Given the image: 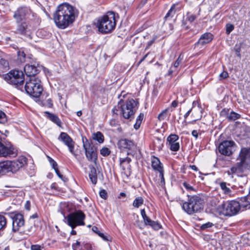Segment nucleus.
I'll return each instance as SVG.
<instances>
[{
  "mask_svg": "<svg viewBox=\"0 0 250 250\" xmlns=\"http://www.w3.org/2000/svg\"><path fill=\"white\" fill-rule=\"evenodd\" d=\"M74 8L68 3L59 5L53 14V19L56 26L60 29H65L75 20Z\"/></svg>",
  "mask_w": 250,
  "mask_h": 250,
  "instance_id": "f257e3e1",
  "label": "nucleus"
},
{
  "mask_svg": "<svg viewBox=\"0 0 250 250\" xmlns=\"http://www.w3.org/2000/svg\"><path fill=\"white\" fill-rule=\"evenodd\" d=\"M98 31L103 34L111 32L115 27L116 21L113 12H109L107 15L99 18L95 23Z\"/></svg>",
  "mask_w": 250,
  "mask_h": 250,
  "instance_id": "f03ea898",
  "label": "nucleus"
},
{
  "mask_svg": "<svg viewBox=\"0 0 250 250\" xmlns=\"http://www.w3.org/2000/svg\"><path fill=\"white\" fill-rule=\"evenodd\" d=\"M203 200L199 195L188 196V202H185L183 209L188 214H191L203 208Z\"/></svg>",
  "mask_w": 250,
  "mask_h": 250,
  "instance_id": "7ed1b4c3",
  "label": "nucleus"
},
{
  "mask_svg": "<svg viewBox=\"0 0 250 250\" xmlns=\"http://www.w3.org/2000/svg\"><path fill=\"white\" fill-rule=\"evenodd\" d=\"M25 89L28 94L35 98L39 97L43 91L41 82L36 77L31 78L26 82Z\"/></svg>",
  "mask_w": 250,
  "mask_h": 250,
  "instance_id": "20e7f679",
  "label": "nucleus"
},
{
  "mask_svg": "<svg viewBox=\"0 0 250 250\" xmlns=\"http://www.w3.org/2000/svg\"><path fill=\"white\" fill-rule=\"evenodd\" d=\"M241 203L235 200L227 202L221 205V213L225 216H231L236 215L239 211L240 207L245 208L242 206V202L240 199Z\"/></svg>",
  "mask_w": 250,
  "mask_h": 250,
  "instance_id": "39448f33",
  "label": "nucleus"
},
{
  "mask_svg": "<svg viewBox=\"0 0 250 250\" xmlns=\"http://www.w3.org/2000/svg\"><path fill=\"white\" fill-rule=\"evenodd\" d=\"M85 215L81 210H76L75 211L69 213L66 218L67 224L72 229H75L78 226L84 225V220Z\"/></svg>",
  "mask_w": 250,
  "mask_h": 250,
  "instance_id": "423d86ee",
  "label": "nucleus"
},
{
  "mask_svg": "<svg viewBox=\"0 0 250 250\" xmlns=\"http://www.w3.org/2000/svg\"><path fill=\"white\" fill-rule=\"evenodd\" d=\"M137 103L133 99L128 100L125 104L118 105V108H121L123 115L125 119L130 120L134 118V115L136 112V106Z\"/></svg>",
  "mask_w": 250,
  "mask_h": 250,
  "instance_id": "0eeeda50",
  "label": "nucleus"
},
{
  "mask_svg": "<svg viewBox=\"0 0 250 250\" xmlns=\"http://www.w3.org/2000/svg\"><path fill=\"white\" fill-rule=\"evenodd\" d=\"M5 80L11 84L17 87L22 85L24 82V75L21 71L13 70L10 71L4 77Z\"/></svg>",
  "mask_w": 250,
  "mask_h": 250,
  "instance_id": "6e6552de",
  "label": "nucleus"
},
{
  "mask_svg": "<svg viewBox=\"0 0 250 250\" xmlns=\"http://www.w3.org/2000/svg\"><path fill=\"white\" fill-rule=\"evenodd\" d=\"M238 160L239 162L237 163V167H233L231 169L233 172H235L237 169L239 170H243L244 168H248L249 163L250 162V150L246 148H242Z\"/></svg>",
  "mask_w": 250,
  "mask_h": 250,
  "instance_id": "1a4fd4ad",
  "label": "nucleus"
},
{
  "mask_svg": "<svg viewBox=\"0 0 250 250\" xmlns=\"http://www.w3.org/2000/svg\"><path fill=\"white\" fill-rule=\"evenodd\" d=\"M83 147L87 160L89 162L96 163L97 160V152L96 147L88 142L86 138H83Z\"/></svg>",
  "mask_w": 250,
  "mask_h": 250,
  "instance_id": "9d476101",
  "label": "nucleus"
},
{
  "mask_svg": "<svg viewBox=\"0 0 250 250\" xmlns=\"http://www.w3.org/2000/svg\"><path fill=\"white\" fill-rule=\"evenodd\" d=\"M219 152L224 155L229 156L235 150V143L232 141H225L218 146Z\"/></svg>",
  "mask_w": 250,
  "mask_h": 250,
  "instance_id": "9b49d317",
  "label": "nucleus"
},
{
  "mask_svg": "<svg viewBox=\"0 0 250 250\" xmlns=\"http://www.w3.org/2000/svg\"><path fill=\"white\" fill-rule=\"evenodd\" d=\"M31 10L28 7L22 6L18 8L15 12L13 18L16 22L25 20L31 14Z\"/></svg>",
  "mask_w": 250,
  "mask_h": 250,
  "instance_id": "f8f14e48",
  "label": "nucleus"
},
{
  "mask_svg": "<svg viewBox=\"0 0 250 250\" xmlns=\"http://www.w3.org/2000/svg\"><path fill=\"white\" fill-rule=\"evenodd\" d=\"M58 140L62 141L68 147L70 152L76 157L77 155L74 150L75 142L66 133L62 132L58 137Z\"/></svg>",
  "mask_w": 250,
  "mask_h": 250,
  "instance_id": "ddd939ff",
  "label": "nucleus"
},
{
  "mask_svg": "<svg viewBox=\"0 0 250 250\" xmlns=\"http://www.w3.org/2000/svg\"><path fill=\"white\" fill-rule=\"evenodd\" d=\"M16 22V33L24 35L29 39H31V31L28 24L26 22L24 21H19Z\"/></svg>",
  "mask_w": 250,
  "mask_h": 250,
  "instance_id": "4468645a",
  "label": "nucleus"
},
{
  "mask_svg": "<svg viewBox=\"0 0 250 250\" xmlns=\"http://www.w3.org/2000/svg\"><path fill=\"white\" fill-rule=\"evenodd\" d=\"M26 164V158L23 157H20L18 160L15 161H10V172L13 173H16Z\"/></svg>",
  "mask_w": 250,
  "mask_h": 250,
  "instance_id": "2eb2a0df",
  "label": "nucleus"
},
{
  "mask_svg": "<svg viewBox=\"0 0 250 250\" xmlns=\"http://www.w3.org/2000/svg\"><path fill=\"white\" fill-rule=\"evenodd\" d=\"M179 136L175 134L170 135L167 138V141L169 148L173 151H177L179 149L180 145L178 140Z\"/></svg>",
  "mask_w": 250,
  "mask_h": 250,
  "instance_id": "dca6fc26",
  "label": "nucleus"
},
{
  "mask_svg": "<svg viewBox=\"0 0 250 250\" xmlns=\"http://www.w3.org/2000/svg\"><path fill=\"white\" fill-rule=\"evenodd\" d=\"M17 153L12 146H6L0 142V157H15Z\"/></svg>",
  "mask_w": 250,
  "mask_h": 250,
  "instance_id": "f3484780",
  "label": "nucleus"
},
{
  "mask_svg": "<svg viewBox=\"0 0 250 250\" xmlns=\"http://www.w3.org/2000/svg\"><path fill=\"white\" fill-rule=\"evenodd\" d=\"M24 224L23 216L21 214H16L13 218V230L17 231Z\"/></svg>",
  "mask_w": 250,
  "mask_h": 250,
  "instance_id": "a211bd4d",
  "label": "nucleus"
},
{
  "mask_svg": "<svg viewBox=\"0 0 250 250\" xmlns=\"http://www.w3.org/2000/svg\"><path fill=\"white\" fill-rule=\"evenodd\" d=\"M213 36L210 33H205L202 35L195 45L202 46L210 42L213 40Z\"/></svg>",
  "mask_w": 250,
  "mask_h": 250,
  "instance_id": "6ab92c4d",
  "label": "nucleus"
},
{
  "mask_svg": "<svg viewBox=\"0 0 250 250\" xmlns=\"http://www.w3.org/2000/svg\"><path fill=\"white\" fill-rule=\"evenodd\" d=\"M25 74L28 77L33 76L37 74L39 70L35 64H26L24 68Z\"/></svg>",
  "mask_w": 250,
  "mask_h": 250,
  "instance_id": "aec40b11",
  "label": "nucleus"
},
{
  "mask_svg": "<svg viewBox=\"0 0 250 250\" xmlns=\"http://www.w3.org/2000/svg\"><path fill=\"white\" fill-rule=\"evenodd\" d=\"M118 145L121 149H130L133 146V143L130 140H127L126 139H123L119 141Z\"/></svg>",
  "mask_w": 250,
  "mask_h": 250,
  "instance_id": "412c9836",
  "label": "nucleus"
},
{
  "mask_svg": "<svg viewBox=\"0 0 250 250\" xmlns=\"http://www.w3.org/2000/svg\"><path fill=\"white\" fill-rule=\"evenodd\" d=\"M197 104V103L196 101H193L192 103V110L193 108H195L196 111L193 112L191 116L193 117V118H194L193 122H195L196 121L199 120L202 117V109L201 107L198 105L196 108H195L196 105Z\"/></svg>",
  "mask_w": 250,
  "mask_h": 250,
  "instance_id": "4be33fe9",
  "label": "nucleus"
},
{
  "mask_svg": "<svg viewBox=\"0 0 250 250\" xmlns=\"http://www.w3.org/2000/svg\"><path fill=\"white\" fill-rule=\"evenodd\" d=\"M151 167L154 170L159 172L164 170L162 164L158 158L154 156L151 158Z\"/></svg>",
  "mask_w": 250,
  "mask_h": 250,
  "instance_id": "5701e85b",
  "label": "nucleus"
},
{
  "mask_svg": "<svg viewBox=\"0 0 250 250\" xmlns=\"http://www.w3.org/2000/svg\"><path fill=\"white\" fill-rule=\"evenodd\" d=\"M10 161L0 162V176L10 172Z\"/></svg>",
  "mask_w": 250,
  "mask_h": 250,
  "instance_id": "b1692460",
  "label": "nucleus"
},
{
  "mask_svg": "<svg viewBox=\"0 0 250 250\" xmlns=\"http://www.w3.org/2000/svg\"><path fill=\"white\" fill-rule=\"evenodd\" d=\"M90 172L89 173V177L93 185H96L97 182V170L93 166H90Z\"/></svg>",
  "mask_w": 250,
  "mask_h": 250,
  "instance_id": "393cba45",
  "label": "nucleus"
},
{
  "mask_svg": "<svg viewBox=\"0 0 250 250\" xmlns=\"http://www.w3.org/2000/svg\"><path fill=\"white\" fill-rule=\"evenodd\" d=\"M131 161V158L128 157L125 158H120V165L124 170H125V168H127L129 170L130 169V165L129 164Z\"/></svg>",
  "mask_w": 250,
  "mask_h": 250,
  "instance_id": "a878e982",
  "label": "nucleus"
},
{
  "mask_svg": "<svg viewBox=\"0 0 250 250\" xmlns=\"http://www.w3.org/2000/svg\"><path fill=\"white\" fill-rule=\"evenodd\" d=\"M44 113L47 118L57 124L58 126H61V121L57 115L51 113L48 111H45Z\"/></svg>",
  "mask_w": 250,
  "mask_h": 250,
  "instance_id": "bb28decb",
  "label": "nucleus"
},
{
  "mask_svg": "<svg viewBox=\"0 0 250 250\" xmlns=\"http://www.w3.org/2000/svg\"><path fill=\"white\" fill-rule=\"evenodd\" d=\"M145 225H148L155 230H158L161 228L160 224L157 222L151 220L149 218L145 222Z\"/></svg>",
  "mask_w": 250,
  "mask_h": 250,
  "instance_id": "cd10ccee",
  "label": "nucleus"
},
{
  "mask_svg": "<svg viewBox=\"0 0 250 250\" xmlns=\"http://www.w3.org/2000/svg\"><path fill=\"white\" fill-rule=\"evenodd\" d=\"M92 138L93 140L97 141L100 144L103 143L104 141V136L100 131L93 133Z\"/></svg>",
  "mask_w": 250,
  "mask_h": 250,
  "instance_id": "c85d7f7f",
  "label": "nucleus"
},
{
  "mask_svg": "<svg viewBox=\"0 0 250 250\" xmlns=\"http://www.w3.org/2000/svg\"><path fill=\"white\" fill-rule=\"evenodd\" d=\"M220 186L221 189L225 194L230 195L231 190L227 186V183L226 182H223L220 183Z\"/></svg>",
  "mask_w": 250,
  "mask_h": 250,
  "instance_id": "c756f323",
  "label": "nucleus"
},
{
  "mask_svg": "<svg viewBox=\"0 0 250 250\" xmlns=\"http://www.w3.org/2000/svg\"><path fill=\"white\" fill-rule=\"evenodd\" d=\"M144 199L142 197H138L135 199L133 203V206L138 208L144 204Z\"/></svg>",
  "mask_w": 250,
  "mask_h": 250,
  "instance_id": "7c9ffc66",
  "label": "nucleus"
},
{
  "mask_svg": "<svg viewBox=\"0 0 250 250\" xmlns=\"http://www.w3.org/2000/svg\"><path fill=\"white\" fill-rule=\"evenodd\" d=\"M175 14V5L173 4L171 7L170 9L169 10L166 15L165 16L164 19L167 20L169 18H172Z\"/></svg>",
  "mask_w": 250,
  "mask_h": 250,
  "instance_id": "2f4dec72",
  "label": "nucleus"
},
{
  "mask_svg": "<svg viewBox=\"0 0 250 250\" xmlns=\"http://www.w3.org/2000/svg\"><path fill=\"white\" fill-rule=\"evenodd\" d=\"M144 114L141 113L140 115L137 117L136 119V123L134 125V128L136 129H138L139 128L140 125L141 124L142 121L144 118Z\"/></svg>",
  "mask_w": 250,
  "mask_h": 250,
  "instance_id": "473e14b6",
  "label": "nucleus"
},
{
  "mask_svg": "<svg viewBox=\"0 0 250 250\" xmlns=\"http://www.w3.org/2000/svg\"><path fill=\"white\" fill-rule=\"evenodd\" d=\"M8 68V62L4 59L0 57V70H6Z\"/></svg>",
  "mask_w": 250,
  "mask_h": 250,
  "instance_id": "72a5a7b5",
  "label": "nucleus"
},
{
  "mask_svg": "<svg viewBox=\"0 0 250 250\" xmlns=\"http://www.w3.org/2000/svg\"><path fill=\"white\" fill-rule=\"evenodd\" d=\"M240 115L233 111H231L228 116L227 118L231 121H234L236 119H238L240 118Z\"/></svg>",
  "mask_w": 250,
  "mask_h": 250,
  "instance_id": "f704fd0d",
  "label": "nucleus"
},
{
  "mask_svg": "<svg viewBox=\"0 0 250 250\" xmlns=\"http://www.w3.org/2000/svg\"><path fill=\"white\" fill-rule=\"evenodd\" d=\"M7 224V220L5 216L0 214V230L4 229Z\"/></svg>",
  "mask_w": 250,
  "mask_h": 250,
  "instance_id": "c9c22d12",
  "label": "nucleus"
},
{
  "mask_svg": "<svg viewBox=\"0 0 250 250\" xmlns=\"http://www.w3.org/2000/svg\"><path fill=\"white\" fill-rule=\"evenodd\" d=\"M183 185L186 188V189L189 192L196 191L195 188L187 182H184Z\"/></svg>",
  "mask_w": 250,
  "mask_h": 250,
  "instance_id": "e433bc0d",
  "label": "nucleus"
},
{
  "mask_svg": "<svg viewBox=\"0 0 250 250\" xmlns=\"http://www.w3.org/2000/svg\"><path fill=\"white\" fill-rule=\"evenodd\" d=\"M226 34L229 35L234 30V26L231 23H227L226 25Z\"/></svg>",
  "mask_w": 250,
  "mask_h": 250,
  "instance_id": "4c0bfd02",
  "label": "nucleus"
},
{
  "mask_svg": "<svg viewBox=\"0 0 250 250\" xmlns=\"http://www.w3.org/2000/svg\"><path fill=\"white\" fill-rule=\"evenodd\" d=\"M7 122L6 114L4 112L0 110V124H4Z\"/></svg>",
  "mask_w": 250,
  "mask_h": 250,
  "instance_id": "58836bf2",
  "label": "nucleus"
},
{
  "mask_svg": "<svg viewBox=\"0 0 250 250\" xmlns=\"http://www.w3.org/2000/svg\"><path fill=\"white\" fill-rule=\"evenodd\" d=\"M100 153L103 156H107L110 154V151L108 148L104 147L101 149Z\"/></svg>",
  "mask_w": 250,
  "mask_h": 250,
  "instance_id": "ea45409f",
  "label": "nucleus"
},
{
  "mask_svg": "<svg viewBox=\"0 0 250 250\" xmlns=\"http://www.w3.org/2000/svg\"><path fill=\"white\" fill-rule=\"evenodd\" d=\"M167 111L168 109H166L158 115V118L160 121L164 120L166 118Z\"/></svg>",
  "mask_w": 250,
  "mask_h": 250,
  "instance_id": "a19ab883",
  "label": "nucleus"
},
{
  "mask_svg": "<svg viewBox=\"0 0 250 250\" xmlns=\"http://www.w3.org/2000/svg\"><path fill=\"white\" fill-rule=\"evenodd\" d=\"M25 54L23 52H19L18 55V59L20 62H23L25 61Z\"/></svg>",
  "mask_w": 250,
  "mask_h": 250,
  "instance_id": "79ce46f5",
  "label": "nucleus"
},
{
  "mask_svg": "<svg viewBox=\"0 0 250 250\" xmlns=\"http://www.w3.org/2000/svg\"><path fill=\"white\" fill-rule=\"evenodd\" d=\"M213 225H214L213 223L208 222V223L202 225V226H201V229L203 230L206 229L208 228L212 227Z\"/></svg>",
  "mask_w": 250,
  "mask_h": 250,
  "instance_id": "37998d69",
  "label": "nucleus"
},
{
  "mask_svg": "<svg viewBox=\"0 0 250 250\" xmlns=\"http://www.w3.org/2000/svg\"><path fill=\"white\" fill-rule=\"evenodd\" d=\"M183 60V57H181V55H180L178 59L176 60V61L174 63V67L175 68H177L180 64L181 63L182 61Z\"/></svg>",
  "mask_w": 250,
  "mask_h": 250,
  "instance_id": "c03bdc74",
  "label": "nucleus"
},
{
  "mask_svg": "<svg viewBox=\"0 0 250 250\" xmlns=\"http://www.w3.org/2000/svg\"><path fill=\"white\" fill-rule=\"evenodd\" d=\"M42 105L46 106L48 107H52L53 106L52 100L51 99H48L45 103H42Z\"/></svg>",
  "mask_w": 250,
  "mask_h": 250,
  "instance_id": "a18cd8bd",
  "label": "nucleus"
},
{
  "mask_svg": "<svg viewBox=\"0 0 250 250\" xmlns=\"http://www.w3.org/2000/svg\"><path fill=\"white\" fill-rule=\"evenodd\" d=\"M229 77L228 73L224 71L219 75V80H221L227 78Z\"/></svg>",
  "mask_w": 250,
  "mask_h": 250,
  "instance_id": "49530a36",
  "label": "nucleus"
},
{
  "mask_svg": "<svg viewBox=\"0 0 250 250\" xmlns=\"http://www.w3.org/2000/svg\"><path fill=\"white\" fill-rule=\"evenodd\" d=\"M98 235L100 236L103 240L105 241H110L111 237L109 236L105 235L104 233L102 232H99L98 233Z\"/></svg>",
  "mask_w": 250,
  "mask_h": 250,
  "instance_id": "de8ad7c7",
  "label": "nucleus"
},
{
  "mask_svg": "<svg viewBox=\"0 0 250 250\" xmlns=\"http://www.w3.org/2000/svg\"><path fill=\"white\" fill-rule=\"evenodd\" d=\"M72 249L74 250H81V247H80V242L79 241H76V242L74 244H73L72 246Z\"/></svg>",
  "mask_w": 250,
  "mask_h": 250,
  "instance_id": "09e8293b",
  "label": "nucleus"
},
{
  "mask_svg": "<svg viewBox=\"0 0 250 250\" xmlns=\"http://www.w3.org/2000/svg\"><path fill=\"white\" fill-rule=\"evenodd\" d=\"M159 177L161 179V183L162 186H163L165 184V179L164 177V170L159 172Z\"/></svg>",
  "mask_w": 250,
  "mask_h": 250,
  "instance_id": "8fccbe9b",
  "label": "nucleus"
},
{
  "mask_svg": "<svg viewBox=\"0 0 250 250\" xmlns=\"http://www.w3.org/2000/svg\"><path fill=\"white\" fill-rule=\"evenodd\" d=\"M100 196L101 198L106 199L107 198V192L105 190L102 189L100 191Z\"/></svg>",
  "mask_w": 250,
  "mask_h": 250,
  "instance_id": "3c124183",
  "label": "nucleus"
},
{
  "mask_svg": "<svg viewBox=\"0 0 250 250\" xmlns=\"http://www.w3.org/2000/svg\"><path fill=\"white\" fill-rule=\"evenodd\" d=\"M141 213L142 215V216L143 218L144 223L149 218L147 216V215L146 214V212L144 209H141Z\"/></svg>",
  "mask_w": 250,
  "mask_h": 250,
  "instance_id": "603ef678",
  "label": "nucleus"
},
{
  "mask_svg": "<svg viewBox=\"0 0 250 250\" xmlns=\"http://www.w3.org/2000/svg\"><path fill=\"white\" fill-rule=\"evenodd\" d=\"M55 171L56 173L58 175V176L60 179H61L62 181H64L65 180L64 179V177H63V175L62 174H61V173L60 172V171H59V170L58 169V168H57L56 169H55Z\"/></svg>",
  "mask_w": 250,
  "mask_h": 250,
  "instance_id": "864d4df0",
  "label": "nucleus"
},
{
  "mask_svg": "<svg viewBox=\"0 0 250 250\" xmlns=\"http://www.w3.org/2000/svg\"><path fill=\"white\" fill-rule=\"evenodd\" d=\"M31 250H42L41 246L38 245H32L31 247Z\"/></svg>",
  "mask_w": 250,
  "mask_h": 250,
  "instance_id": "5fc2aeb1",
  "label": "nucleus"
},
{
  "mask_svg": "<svg viewBox=\"0 0 250 250\" xmlns=\"http://www.w3.org/2000/svg\"><path fill=\"white\" fill-rule=\"evenodd\" d=\"M188 21L191 22L195 20L196 16L194 15H190L188 16Z\"/></svg>",
  "mask_w": 250,
  "mask_h": 250,
  "instance_id": "6e6d98bb",
  "label": "nucleus"
},
{
  "mask_svg": "<svg viewBox=\"0 0 250 250\" xmlns=\"http://www.w3.org/2000/svg\"><path fill=\"white\" fill-rule=\"evenodd\" d=\"M50 164L52 166V167L54 169V170L58 168V165L54 160L51 161V163H50Z\"/></svg>",
  "mask_w": 250,
  "mask_h": 250,
  "instance_id": "4d7b16f0",
  "label": "nucleus"
},
{
  "mask_svg": "<svg viewBox=\"0 0 250 250\" xmlns=\"http://www.w3.org/2000/svg\"><path fill=\"white\" fill-rule=\"evenodd\" d=\"M24 208H25L27 210H29L30 209V203L29 201H27L24 205Z\"/></svg>",
  "mask_w": 250,
  "mask_h": 250,
  "instance_id": "13d9d810",
  "label": "nucleus"
},
{
  "mask_svg": "<svg viewBox=\"0 0 250 250\" xmlns=\"http://www.w3.org/2000/svg\"><path fill=\"white\" fill-rule=\"evenodd\" d=\"M192 135L196 139H197L198 137V132L197 130H193L192 131Z\"/></svg>",
  "mask_w": 250,
  "mask_h": 250,
  "instance_id": "bf43d9fd",
  "label": "nucleus"
},
{
  "mask_svg": "<svg viewBox=\"0 0 250 250\" xmlns=\"http://www.w3.org/2000/svg\"><path fill=\"white\" fill-rule=\"evenodd\" d=\"M192 111V108H191L188 111L187 113L184 115L185 121L186 120V119L188 118V117L189 116V115L190 114Z\"/></svg>",
  "mask_w": 250,
  "mask_h": 250,
  "instance_id": "052dcab7",
  "label": "nucleus"
},
{
  "mask_svg": "<svg viewBox=\"0 0 250 250\" xmlns=\"http://www.w3.org/2000/svg\"><path fill=\"white\" fill-rule=\"evenodd\" d=\"M92 229L94 232L96 233L97 234H98V233L100 232V230H99V229L96 226L93 227Z\"/></svg>",
  "mask_w": 250,
  "mask_h": 250,
  "instance_id": "680f3d73",
  "label": "nucleus"
},
{
  "mask_svg": "<svg viewBox=\"0 0 250 250\" xmlns=\"http://www.w3.org/2000/svg\"><path fill=\"white\" fill-rule=\"evenodd\" d=\"M178 102L177 101H173L171 103V106L176 107L178 106Z\"/></svg>",
  "mask_w": 250,
  "mask_h": 250,
  "instance_id": "e2e57ef3",
  "label": "nucleus"
},
{
  "mask_svg": "<svg viewBox=\"0 0 250 250\" xmlns=\"http://www.w3.org/2000/svg\"><path fill=\"white\" fill-rule=\"evenodd\" d=\"M38 217V215L37 213H34L30 216V218L34 219Z\"/></svg>",
  "mask_w": 250,
  "mask_h": 250,
  "instance_id": "0e129e2a",
  "label": "nucleus"
},
{
  "mask_svg": "<svg viewBox=\"0 0 250 250\" xmlns=\"http://www.w3.org/2000/svg\"><path fill=\"white\" fill-rule=\"evenodd\" d=\"M148 54H146V55H145L143 58L140 60V61L139 62V63H141L143 61H144L146 59V58L147 57V55H148Z\"/></svg>",
  "mask_w": 250,
  "mask_h": 250,
  "instance_id": "69168bd1",
  "label": "nucleus"
},
{
  "mask_svg": "<svg viewBox=\"0 0 250 250\" xmlns=\"http://www.w3.org/2000/svg\"><path fill=\"white\" fill-rule=\"evenodd\" d=\"M154 42V40L150 41L147 43V45L146 48L149 47Z\"/></svg>",
  "mask_w": 250,
  "mask_h": 250,
  "instance_id": "338daca9",
  "label": "nucleus"
},
{
  "mask_svg": "<svg viewBox=\"0 0 250 250\" xmlns=\"http://www.w3.org/2000/svg\"><path fill=\"white\" fill-rule=\"evenodd\" d=\"M190 167L192 168V169L195 170V171L197 170V168L195 165L191 166Z\"/></svg>",
  "mask_w": 250,
  "mask_h": 250,
  "instance_id": "774afa93",
  "label": "nucleus"
}]
</instances>
